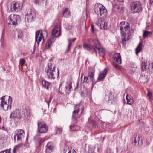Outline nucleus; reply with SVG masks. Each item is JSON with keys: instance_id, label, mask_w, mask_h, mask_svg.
I'll return each mask as SVG.
<instances>
[{"instance_id": "a19ab883", "label": "nucleus", "mask_w": 153, "mask_h": 153, "mask_svg": "<svg viewBox=\"0 0 153 153\" xmlns=\"http://www.w3.org/2000/svg\"><path fill=\"white\" fill-rule=\"evenodd\" d=\"M56 133L57 134L61 133H62V128H56Z\"/></svg>"}, {"instance_id": "1a4fd4ad", "label": "nucleus", "mask_w": 153, "mask_h": 153, "mask_svg": "<svg viewBox=\"0 0 153 153\" xmlns=\"http://www.w3.org/2000/svg\"><path fill=\"white\" fill-rule=\"evenodd\" d=\"M114 62H113V65L114 67L117 69H120L121 66L119 64H121L122 62L121 57L119 53H116L113 56Z\"/></svg>"}, {"instance_id": "7ed1b4c3", "label": "nucleus", "mask_w": 153, "mask_h": 153, "mask_svg": "<svg viewBox=\"0 0 153 153\" xmlns=\"http://www.w3.org/2000/svg\"><path fill=\"white\" fill-rule=\"evenodd\" d=\"M45 70L48 78L54 80L59 76L58 69H56L55 66L53 67V65L51 63L48 64Z\"/></svg>"}, {"instance_id": "423d86ee", "label": "nucleus", "mask_w": 153, "mask_h": 153, "mask_svg": "<svg viewBox=\"0 0 153 153\" xmlns=\"http://www.w3.org/2000/svg\"><path fill=\"white\" fill-rule=\"evenodd\" d=\"M5 96H3L1 98V101L0 104V107L2 109L5 110H6L9 109H11L12 99L10 96H9L8 99V103H7L5 101Z\"/></svg>"}, {"instance_id": "e2e57ef3", "label": "nucleus", "mask_w": 153, "mask_h": 153, "mask_svg": "<svg viewBox=\"0 0 153 153\" xmlns=\"http://www.w3.org/2000/svg\"><path fill=\"white\" fill-rule=\"evenodd\" d=\"M8 150H9V151L10 152V151H11V149H10H10H9Z\"/></svg>"}, {"instance_id": "4c0bfd02", "label": "nucleus", "mask_w": 153, "mask_h": 153, "mask_svg": "<svg viewBox=\"0 0 153 153\" xmlns=\"http://www.w3.org/2000/svg\"><path fill=\"white\" fill-rule=\"evenodd\" d=\"M133 103V100L132 99H129L127 101V104H128L131 105Z\"/></svg>"}, {"instance_id": "e433bc0d", "label": "nucleus", "mask_w": 153, "mask_h": 153, "mask_svg": "<svg viewBox=\"0 0 153 153\" xmlns=\"http://www.w3.org/2000/svg\"><path fill=\"white\" fill-rule=\"evenodd\" d=\"M23 36V33L21 31H20L19 33L18 36V37L19 39H22Z\"/></svg>"}, {"instance_id": "3c124183", "label": "nucleus", "mask_w": 153, "mask_h": 153, "mask_svg": "<svg viewBox=\"0 0 153 153\" xmlns=\"http://www.w3.org/2000/svg\"><path fill=\"white\" fill-rule=\"evenodd\" d=\"M17 149V148H16L15 146L14 147L13 150V153H16Z\"/></svg>"}, {"instance_id": "4be33fe9", "label": "nucleus", "mask_w": 153, "mask_h": 153, "mask_svg": "<svg viewBox=\"0 0 153 153\" xmlns=\"http://www.w3.org/2000/svg\"><path fill=\"white\" fill-rule=\"evenodd\" d=\"M97 25L101 29L106 30L107 28V24L106 22L104 21H102L100 22L97 23Z\"/></svg>"}, {"instance_id": "f8f14e48", "label": "nucleus", "mask_w": 153, "mask_h": 153, "mask_svg": "<svg viewBox=\"0 0 153 153\" xmlns=\"http://www.w3.org/2000/svg\"><path fill=\"white\" fill-rule=\"evenodd\" d=\"M25 16L28 22H30L35 17L36 14L33 10L31 9H29L27 11Z\"/></svg>"}, {"instance_id": "393cba45", "label": "nucleus", "mask_w": 153, "mask_h": 153, "mask_svg": "<svg viewBox=\"0 0 153 153\" xmlns=\"http://www.w3.org/2000/svg\"><path fill=\"white\" fill-rule=\"evenodd\" d=\"M149 65V63H146L145 62H143L141 65V68L142 70L143 71H146L148 69Z\"/></svg>"}, {"instance_id": "13d9d810", "label": "nucleus", "mask_w": 153, "mask_h": 153, "mask_svg": "<svg viewBox=\"0 0 153 153\" xmlns=\"http://www.w3.org/2000/svg\"><path fill=\"white\" fill-rule=\"evenodd\" d=\"M6 150L7 152V153L8 152V153H11L9 151V150H8V149H7Z\"/></svg>"}, {"instance_id": "473e14b6", "label": "nucleus", "mask_w": 153, "mask_h": 153, "mask_svg": "<svg viewBox=\"0 0 153 153\" xmlns=\"http://www.w3.org/2000/svg\"><path fill=\"white\" fill-rule=\"evenodd\" d=\"M68 42H69V44L68 45L67 50L65 52V54L67 53H68V51L70 50V49L71 48L70 46L71 45V40L70 39H68Z\"/></svg>"}, {"instance_id": "680f3d73", "label": "nucleus", "mask_w": 153, "mask_h": 153, "mask_svg": "<svg viewBox=\"0 0 153 153\" xmlns=\"http://www.w3.org/2000/svg\"><path fill=\"white\" fill-rule=\"evenodd\" d=\"M72 153H76V152L74 150L72 152Z\"/></svg>"}, {"instance_id": "f704fd0d", "label": "nucleus", "mask_w": 153, "mask_h": 153, "mask_svg": "<svg viewBox=\"0 0 153 153\" xmlns=\"http://www.w3.org/2000/svg\"><path fill=\"white\" fill-rule=\"evenodd\" d=\"M149 67L148 69H149L151 73L153 72V65L152 63L150 64L149 63Z\"/></svg>"}, {"instance_id": "2eb2a0df", "label": "nucleus", "mask_w": 153, "mask_h": 153, "mask_svg": "<svg viewBox=\"0 0 153 153\" xmlns=\"http://www.w3.org/2000/svg\"><path fill=\"white\" fill-rule=\"evenodd\" d=\"M71 88V83L68 84L65 87L61 88L60 93L62 94H69Z\"/></svg>"}, {"instance_id": "de8ad7c7", "label": "nucleus", "mask_w": 153, "mask_h": 153, "mask_svg": "<svg viewBox=\"0 0 153 153\" xmlns=\"http://www.w3.org/2000/svg\"><path fill=\"white\" fill-rule=\"evenodd\" d=\"M23 145V143H20L18 144L15 146V147L17 148V149H18L20 147H21Z\"/></svg>"}, {"instance_id": "f03ea898", "label": "nucleus", "mask_w": 153, "mask_h": 153, "mask_svg": "<svg viewBox=\"0 0 153 153\" xmlns=\"http://www.w3.org/2000/svg\"><path fill=\"white\" fill-rule=\"evenodd\" d=\"M129 24L128 22L125 21H122L118 25V27L120 28L121 32V34L123 38L122 42H123L126 40H129L128 38V33L130 32Z\"/></svg>"}, {"instance_id": "5fc2aeb1", "label": "nucleus", "mask_w": 153, "mask_h": 153, "mask_svg": "<svg viewBox=\"0 0 153 153\" xmlns=\"http://www.w3.org/2000/svg\"><path fill=\"white\" fill-rule=\"evenodd\" d=\"M71 148H68V153H71Z\"/></svg>"}, {"instance_id": "ea45409f", "label": "nucleus", "mask_w": 153, "mask_h": 153, "mask_svg": "<svg viewBox=\"0 0 153 153\" xmlns=\"http://www.w3.org/2000/svg\"><path fill=\"white\" fill-rule=\"evenodd\" d=\"M116 152H115V153H122L123 152V151L121 150L120 149L118 148L117 147L116 148Z\"/></svg>"}, {"instance_id": "49530a36", "label": "nucleus", "mask_w": 153, "mask_h": 153, "mask_svg": "<svg viewBox=\"0 0 153 153\" xmlns=\"http://www.w3.org/2000/svg\"><path fill=\"white\" fill-rule=\"evenodd\" d=\"M25 62V60L24 59H21L20 61V63L21 64V66H22L23 65Z\"/></svg>"}, {"instance_id": "4d7b16f0", "label": "nucleus", "mask_w": 153, "mask_h": 153, "mask_svg": "<svg viewBox=\"0 0 153 153\" xmlns=\"http://www.w3.org/2000/svg\"><path fill=\"white\" fill-rule=\"evenodd\" d=\"M118 1L120 2H123L124 1V0H117Z\"/></svg>"}, {"instance_id": "a18cd8bd", "label": "nucleus", "mask_w": 153, "mask_h": 153, "mask_svg": "<svg viewBox=\"0 0 153 153\" xmlns=\"http://www.w3.org/2000/svg\"><path fill=\"white\" fill-rule=\"evenodd\" d=\"M45 140L44 138H42L40 139L39 141V145H41L42 143L44 142Z\"/></svg>"}, {"instance_id": "6e6d98bb", "label": "nucleus", "mask_w": 153, "mask_h": 153, "mask_svg": "<svg viewBox=\"0 0 153 153\" xmlns=\"http://www.w3.org/2000/svg\"><path fill=\"white\" fill-rule=\"evenodd\" d=\"M149 3H150L151 4H153V0H150V1L149 2Z\"/></svg>"}, {"instance_id": "79ce46f5", "label": "nucleus", "mask_w": 153, "mask_h": 153, "mask_svg": "<svg viewBox=\"0 0 153 153\" xmlns=\"http://www.w3.org/2000/svg\"><path fill=\"white\" fill-rule=\"evenodd\" d=\"M148 96L149 97V98L151 100H152V93L149 91H148L147 94Z\"/></svg>"}, {"instance_id": "6e6552de", "label": "nucleus", "mask_w": 153, "mask_h": 153, "mask_svg": "<svg viewBox=\"0 0 153 153\" xmlns=\"http://www.w3.org/2000/svg\"><path fill=\"white\" fill-rule=\"evenodd\" d=\"M131 11L134 13L139 12L142 10L141 4L138 1L132 3L131 4Z\"/></svg>"}, {"instance_id": "0e129e2a", "label": "nucleus", "mask_w": 153, "mask_h": 153, "mask_svg": "<svg viewBox=\"0 0 153 153\" xmlns=\"http://www.w3.org/2000/svg\"><path fill=\"white\" fill-rule=\"evenodd\" d=\"M2 129H3V130L4 129V126H3L2 127Z\"/></svg>"}, {"instance_id": "8fccbe9b", "label": "nucleus", "mask_w": 153, "mask_h": 153, "mask_svg": "<svg viewBox=\"0 0 153 153\" xmlns=\"http://www.w3.org/2000/svg\"><path fill=\"white\" fill-rule=\"evenodd\" d=\"M91 30L93 32V33H94V25L93 24H92V25H91Z\"/></svg>"}, {"instance_id": "4468645a", "label": "nucleus", "mask_w": 153, "mask_h": 153, "mask_svg": "<svg viewBox=\"0 0 153 153\" xmlns=\"http://www.w3.org/2000/svg\"><path fill=\"white\" fill-rule=\"evenodd\" d=\"M105 99L107 100L109 103H113V102H116L117 100V97L113 95L110 93L108 92L105 96Z\"/></svg>"}, {"instance_id": "6ab92c4d", "label": "nucleus", "mask_w": 153, "mask_h": 153, "mask_svg": "<svg viewBox=\"0 0 153 153\" xmlns=\"http://www.w3.org/2000/svg\"><path fill=\"white\" fill-rule=\"evenodd\" d=\"M133 141L132 142L135 145L138 146H141L142 144V141L140 140V137L139 136L137 137V135H134L133 137Z\"/></svg>"}, {"instance_id": "c9c22d12", "label": "nucleus", "mask_w": 153, "mask_h": 153, "mask_svg": "<svg viewBox=\"0 0 153 153\" xmlns=\"http://www.w3.org/2000/svg\"><path fill=\"white\" fill-rule=\"evenodd\" d=\"M91 125H92V127L93 128H96L98 127V125L97 122H95L91 123Z\"/></svg>"}, {"instance_id": "aec40b11", "label": "nucleus", "mask_w": 153, "mask_h": 153, "mask_svg": "<svg viewBox=\"0 0 153 153\" xmlns=\"http://www.w3.org/2000/svg\"><path fill=\"white\" fill-rule=\"evenodd\" d=\"M94 42L95 46L92 47L91 49L93 52H94L96 53H97V48L100 47V43L97 39L94 40Z\"/></svg>"}, {"instance_id": "338daca9", "label": "nucleus", "mask_w": 153, "mask_h": 153, "mask_svg": "<svg viewBox=\"0 0 153 153\" xmlns=\"http://www.w3.org/2000/svg\"><path fill=\"white\" fill-rule=\"evenodd\" d=\"M45 32L47 33V32L46 31H45Z\"/></svg>"}, {"instance_id": "09e8293b", "label": "nucleus", "mask_w": 153, "mask_h": 153, "mask_svg": "<svg viewBox=\"0 0 153 153\" xmlns=\"http://www.w3.org/2000/svg\"><path fill=\"white\" fill-rule=\"evenodd\" d=\"M52 99V97L51 96H50L49 100L48 101L46 102L48 106H49V104L50 103Z\"/></svg>"}, {"instance_id": "72a5a7b5", "label": "nucleus", "mask_w": 153, "mask_h": 153, "mask_svg": "<svg viewBox=\"0 0 153 153\" xmlns=\"http://www.w3.org/2000/svg\"><path fill=\"white\" fill-rule=\"evenodd\" d=\"M34 2L36 4H42L44 1V0H34Z\"/></svg>"}, {"instance_id": "c85d7f7f", "label": "nucleus", "mask_w": 153, "mask_h": 153, "mask_svg": "<svg viewBox=\"0 0 153 153\" xmlns=\"http://www.w3.org/2000/svg\"><path fill=\"white\" fill-rule=\"evenodd\" d=\"M46 150H47L48 148L49 150L52 151H53L54 150V147L52 145V143L50 142H49L47 143L46 146Z\"/></svg>"}, {"instance_id": "2f4dec72", "label": "nucleus", "mask_w": 153, "mask_h": 153, "mask_svg": "<svg viewBox=\"0 0 153 153\" xmlns=\"http://www.w3.org/2000/svg\"><path fill=\"white\" fill-rule=\"evenodd\" d=\"M83 47L85 49L88 51L90 50L91 49L90 45L86 43H84L83 44Z\"/></svg>"}, {"instance_id": "9d476101", "label": "nucleus", "mask_w": 153, "mask_h": 153, "mask_svg": "<svg viewBox=\"0 0 153 153\" xmlns=\"http://www.w3.org/2000/svg\"><path fill=\"white\" fill-rule=\"evenodd\" d=\"M25 133L24 131L22 129L17 130L15 131V134L14 136V142L16 141V136L17 137V141L21 142L24 138Z\"/></svg>"}, {"instance_id": "ddd939ff", "label": "nucleus", "mask_w": 153, "mask_h": 153, "mask_svg": "<svg viewBox=\"0 0 153 153\" xmlns=\"http://www.w3.org/2000/svg\"><path fill=\"white\" fill-rule=\"evenodd\" d=\"M22 4L19 2H15L11 4V10L12 11L17 12L22 9Z\"/></svg>"}, {"instance_id": "f257e3e1", "label": "nucleus", "mask_w": 153, "mask_h": 153, "mask_svg": "<svg viewBox=\"0 0 153 153\" xmlns=\"http://www.w3.org/2000/svg\"><path fill=\"white\" fill-rule=\"evenodd\" d=\"M24 115V119L27 120L30 117V110L29 107H25L22 110L16 109L10 115V118H13L14 120H20L22 117V114Z\"/></svg>"}, {"instance_id": "bf43d9fd", "label": "nucleus", "mask_w": 153, "mask_h": 153, "mask_svg": "<svg viewBox=\"0 0 153 153\" xmlns=\"http://www.w3.org/2000/svg\"><path fill=\"white\" fill-rule=\"evenodd\" d=\"M67 151V150H65L64 149L63 151V152L64 153H66V152Z\"/></svg>"}, {"instance_id": "c03bdc74", "label": "nucleus", "mask_w": 153, "mask_h": 153, "mask_svg": "<svg viewBox=\"0 0 153 153\" xmlns=\"http://www.w3.org/2000/svg\"><path fill=\"white\" fill-rule=\"evenodd\" d=\"M106 153H115L111 149H108L106 151Z\"/></svg>"}, {"instance_id": "39448f33", "label": "nucleus", "mask_w": 153, "mask_h": 153, "mask_svg": "<svg viewBox=\"0 0 153 153\" xmlns=\"http://www.w3.org/2000/svg\"><path fill=\"white\" fill-rule=\"evenodd\" d=\"M95 12L98 15L102 17L105 16L107 14V10L105 7L100 4H96L94 7Z\"/></svg>"}, {"instance_id": "c756f323", "label": "nucleus", "mask_w": 153, "mask_h": 153, "mask_svg": "<svg viewBox=\"0 0 153 153\" xmlns=\"http://www.w3.org/2000/svg\"><path fill=\"white\" fill-rule=\"evenodd\" d=\"M152 33L150 31H144L143 34V37L145 38L147 37L149 35L151 34Z\"/></svg>"}, {"instance_id": "69168bd1", "label": "nucleus", "mask_w": 153, "mask_h": 153, "mask_svg": "<svg viewBox=\"0 0 153 153\" xmlns=\"http://www.w3.org/2000/svg\"><path fill=\"white\" fill-rule=\"evenodd\" d=\"M5 153H7V152L6 150H5Z\"/></svg>"}, {"instance_id": "5701e85b", "label": "nucleus", "mask_w": 153, "mask_h": 153, "mask_svg": "<svg viewBox=\"0 0 153 153\" xmlns=\"http://www.w3.org/2000/svg\"><path fill=\"white\" fill-rule=\"evenodd\" d=\"M42 83L43 87L47 90L51 86V83L46 80H43Z\"/></svg>"}, {"instance_id": "774afa93", "label": "nucleus", "mask_w": 153, "mask_h": 153, "mask_svg": "<svg viewBox=\"0 0 153 153\" xmlns=\"http://www.w3.org/2000/svg\"><path fill=\"white\" fill-rule=\"evenodd\" d=\"M59 91H60V88H59Z\"/></svg>"}, {"instance_id": "052dcab7", "label": "nucleus", "mask_w": 153, "mask_h": 153, "mask_svg": "<svg viewBox=\"0 0 153 153\" xmlns=\"http://www.w3.org/2000/svg\"><path fill=\"white\" fill-rule=\"evenodd\" d=\"M5 151H1L0 153H4V152H5Z\"/></svg>"}, {"instance_id": "f3484780", "label": "nucleus", "mask_w": 153, "mask_h": 153, "mask_svg": "<svg viewBox=\"0 0 153 153\" xmlns=\"http://www.w3.org/2000/svg\"><path fill=\"white\" fill-rule=\"evenodd\" d=\"M43 37L42 33L39 31H37L36 33L35 41L39 44L42 39V38H43Z\"/></svg>"}, {"instance_id": "bb28decb", "label": "nucleus", "mask_w": 153, "mask_h": 153, "mask_svg": "<svg viewBox=\"0 0 153 153\" xmlns=\"http://www.w3.org/2000/svg\"><path fill=\"white\" fill-rule=\"evenodd\" d=\"M70 130L71 131L77 130L78 129V127L75 124H72L69 126Z\"/></svg>"}, {"instance_id": "864d4df0", "label": "nucleus", "mask_w": 153, "mask_h": 153, "mask_svg": "<svg viewBox=\"0 0 153 153\" xmlns=\"http://www.w3.org/2000/svg\"><path fill=\"white\" fill-rule=\"evenodd\" d=\"M70 39L71 40V43L72 42H74L75 41V40H76V38H73L72 39Z\"/></svg>"}, {"instance_id": "37998d69", "label": "nucleus", "mask_w": 153, "mask_h": 153, "mask_svg": "<svg viewBox=\"0 0 153 153\" xmlns=\"http://www.w3.org/2000/svg\"><path fill=\"white\" fill-rule=\"evenodd\" d=\"M89 78L88 77L84 76V79L83 80V82H89Z\"/></svg>"}, {"instance_id": "b1692460", "label": "nucleus", "mask_w": 153, "mask_h": 153, "mask_svg": "<svg viewBox=\"0 0 153 153\" xmlns=\"http://www.w3.org/2000/svg\"><path fill=\"white\" fill-rule=\"evenodd\" d=\"M63 16L65 17H69L70 16V12L69 9L68 8L65 9L62 12Z\"/></svg>"}, {"instance_id": "7c9ffc66", "label": "nucleus", "mask_w": 153, "mask_h": 153, "mask_svg": "<svg viewBox=\"0 0 153 153\" xmlns=\"http://www.w3.org/2000/svg\"><path fill=\"white\" fill-rule=\"evenodd\" d=\"M52 42L53 41L51 39H50L47 41L46 45V48L48 49L49 48L52 44Z\"/></svg>"}, {"instance_id": "cd10ccee", "label": "nucleus", "mask_w": 153, "mask_h": 153, "mask_svg": "<svg viewBox=\"0 0 153 153\" xmlns=\"http://www.w3.org/2000/svg\"><path fill=\"white\" fill-rule=\"evenodd\" d=\"M142 44L140 42L137 47L136 49V54L137 55H138V53L141 51L142 49Z\"/></svg>"}, {"instance_id": "58836bf2", "label": "nucleus", "mask_w": 153, "mask_h": 153, "mask_svg": "<svg viewBox=\"0 0 153 153\" xmlns=\"http://www.w3.org/2000/svg\"><path fill=\"white\" fill-rule=\"evenodd\" d=\"M4 32H3L2 33V36H1V39L0 40L1 42V44L2 45L3 44H4Z\"/></svg>"}, {"instance_id": "0eeeda50", "label": "nucleus", "mask_w": 153, "mask_h": 153, "mask_svg": "<svg viewBox=\"0 0 153 153\" xmlns=\"http://www.w3.org/2000/svg\"><path fill=\"white\" fill-rule=\"evenodd\" d=\"M20 17L16 15L11 14L9 16L7 20V22L8 25H16L18 24V22L20 21Z\"/></svg>"}, {"instance_id": "603ef678", "label": "nucleus", "mask_w": 153, "mask_h": 153, "mask_svg": "<svg viewBox=\"0 0 153 153\" xmlns=\"http://www.w3.org/2000/svg\"><path fill=\"white\" fill-rule=\"evenodd\" d=\"M126 99L127 100V101L129 100V99H131L130 98V97L128 95V94H127V95L126 97Z\"/></svg>"}, {"instance_id": "a211bd4d", "label": "nucleus", "mask_w": 153, "mask_h": 153, "mask_svg": "<svg viewBox=\"0 0 153 153\" xmlns=\"http://www.w3.org/2000/svg\"><path fill=\"white\" fill-rule=\"evenodd\" d=\"M95 70L92 68H89L88 69V77L90 80V81L92 82L93 84L94 83V80Z\"/></svg>"}, {"instance_id": "9b49d317", "label": "nucleus", "mask_w": 153, "mask_h": 153, "mask_svg": "<svg viewBox=\"0 0 153 153\" xmlns=\"http://www.w3.org/2000/svg\"><path fill=\"white\" fill-rule=\"evenodd\" d=\"M38 130L37 132L41 133H46L48 128L46 124L41 122H38L37 123Z\"/></svg>"}, {"instance_id": "412c9836", "label": "nucleus", "mask_w": 153, "mask_h": 153, "mask_svg": "<svg viewBox=\"0 0 153 153\" xmlns=\"http://www.w3.org/2000/svg\"><path fill=\"white\" fill-rule=\"evenodd\" d=\"M108 70V68H106L103 71L100 72L98 76V80H101L103 79L105 76Z\"/></svg>"}, {"instance_id": "a878e982", "label": "nucleus", "mask_w": 153, "mask_h": 153, "mask_svg": "<svg viewBox=\"0 0 153 153\" xmlns=\"http://www.w3.org/2000/svg\"><path fill=\"white\" fill-rule=\"evenodd\" d=\"M97 50L100 55L102 57H104L105 54L104 49L100 47L97 48Z\"/></svg>"}, {"instance_id": "20e7f679", "label": "nucleus", "mask_w": 153, "mask_h": 153, "mask_svg": "<svg viewBox=\"0 0 153 153\" xmlns=\"http://www.w3.org/2000/svg\"><path fill=\"white\" fill-rule=\"evenodd\" d=\"M74 110L72 113V118L74 120L79 118L82 114L84 108V107L81 104L74 105Z\"/></svg>"}, {"instance_id": "dca6fc26", "label": "nucleus", "mask_w": 153, "mask_h": 153, "mask_svg": "<svg viewBox=\"0 0 153 153\" xmlns=\"http://www.w3.org/2000/svg\"><path fill=\"white\" fill-rule=\"evenodd\" d=\"M60 25H56L52 32V36L56 37L59 36L60 35Z\"/></svg>"}]
</instances>
